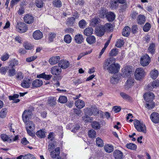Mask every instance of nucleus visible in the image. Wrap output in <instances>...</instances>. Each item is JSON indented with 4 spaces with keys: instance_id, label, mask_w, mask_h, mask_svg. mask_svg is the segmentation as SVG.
<instances>
[{
    "instance_id": "nucleus-43",
    "label": "nucleus",
    "mask_w": 159,
    "mask_h": 159,
    "mask_svg": "<svg viewBox=\"0 0 159 159\" xmlns=\"http://www.w3.org/2000/svg\"><path fill=\"white\" fill-rule=\"evenodd\" d=\"M56 99L53 97L49 98L48 100V103L50 106L55 105L56 104Z\"/></svg>"
},
{
    "instance_id": "nucleus-63",
    "label": "nucleus",
    "mask_w": 159,
    "mask_h": 159,
    "mask_svg": "<svg viewBox=\"0 0 159 159\" xmlns=\"http://www.w3.org/2000/svg\"><path fill=\"white\" fill-rule=\"evenodd\" d=\"M83 118L84 120L87 122H91L93 120L92 118L90 117L87 115L84 116L83 117Z\"/></svg>"
},
{
    "instance_id": "nucleus-27",
    "label": "nucleus",
    "mask_w": 159,
    "mask_h": 159,
    "mask_svg": "<svg viewBox=\"0 0 159 159\" xmlns=\"http://www.w3.org/2000/svg\"><path fill=\"white\" fill-rule=\"evenodd\" d=\"M134 82V80L133 78H129L127 81L125 85V88L128 89L133 86Z\"/></svg>"
},
{
    "instance_id": "nucleus-52",
    "label": "nucleus",
    "mask_w": 159,
    "mask_h": 159,
    "mask_svg": "<svg viewBox=\"0 0 159 159\" xmlns=\"http://www.w3.org/2000/svg\"><path fill=\"white\" fill-rule=\"evenodd\" d=\"M85 113L86 114H88L89 115H91L93 114L94 115L96 114V113L94 111H92L91 110L90 108H86L84 109Z\"/></svg>"
},
{
    "instance_id": "nucleus-14",
    "label": "nucleus",
    "mask_w": 159,
    "mask_h": 159,
    "mask_svg": "<svg viewBox=\"0 0 159 159\" xmlns=\"http://www.w3.org/2000/svg\"><path fill=\"white\" fill-rule=\"evenodd\" d=\"M105 31L104 28L103 26H99L96 27L95 33L97 35L101 36L104 34Z\"/></svg>"
},
{
    "instance_id": "nucleus-59",
    "label": "nucleus",
    "mask_w": 159,
    "mask_h": 159,
    "mask_svg": "<svg viewBox=\"0 0 159 159\" xmlns=\"http://www.w3.org/2000/svg\"><path fill=\"white\" fill-rule=\"evenodd\" d=\"M151 28L150 24L149 23H146L143 27V30L145 32H148Z\"/></svg>"
},
{
    "instance_id": "nucleus-33",
    "label": "nucleus",
    "mask_w": 159,
    "mask_h": 159,
    "mask_svg": "<svg viewBox=\"0 0 159 159\" xmlns=\"http://www.w3.org/2000/svg\"><path fill=\"white\" fill-rule=\"evenodd\" d=\"M150 76L153 79H156L158 75V71L155 69L152 70L150 72Z\"/></svg>"
},
{
    "instance_id": "nucleus-39",
    "label": "nucleus",
    "mask_w": 159,
    "mask_h": 159,
    "mask_svg": "<svg viewBox=\"0 0 159 159\" xmlns=\"http://www.w3.org/2000/svg\"><path fill=\"white\" fill-rule=\"evenodd\" d=\"M52 4L56 7L60 8L62 6V2L60 0H54Z\"/></svg>"
},
{
    "instance_id": "nucleus-35",
    "label": "nucleus",
    "mask_w": 159,
    "mask_h": 159,
    "mask_svg": "<svg viewBox=\"0 0 159 159\" xmlns=\"http://www.w3.org/2000/svg\"><path fill=\"white\" fill-rule=\"evenodd\" d=\"M36 135L40 138H43L45 137V132L42 129L38 131L36 133Z\"/></svg>"
},
{
    "instance_id": "nucleus-51",
    "label": "nucleus",
    "mask_w": 159,
    "mask_h": 159,
    "mask_svg": "<svg viewBox=\"0 0 159 159\" xmlns=\"http://www.w3.org/2000/svg\"><path fill=\"white\" fill-rule=\"evenodd\" d=\"M7 110L6 108L2 109L0 112V117L2 118L5 117L7 114Z\"/></svg>"
},
{
    "instance_id": "nucleus-32",
    "label": "nucleus",
    "mask_w": 159,
    "mask_h": 159,
    "mask_svg": "<svg viewBox=\"0 0 159 159\" xmlns=\"http://www.w3.org/2000/svg\"><path fill=\"white\" fill-rule=\"evenodd\" d=\"M35 129V125L33 122L31 121H29L26 125V129H30L34 130Z\"/></svg>"
},
{
    "instance_id": "nucleus-40",
    "label": "nucleus",
    "mask_w": 159,
    "mask_h": 159,
    "mask_svg": "<svg viewBox=\"0 0 159 159\" xmlns=\"http://www.w3.org/2000/svg\"><path fill=\"white\" fill-rule=\"evenodd\" d=\"M91 125L93 128L96 129H99L100 128V125L97 121H94L92 122Z\"/></svg>"
},
{
    "instance_id": "nucleus-62",
    "label": "nucleus",
    "mask_w": 159,
    "mask_h": 159,
    "mask_svg": "<svg viewBox=\"0 0 159 159\" xmlns=\"http://www.w3.org/2000/svg\"><path fill=\"white\" fill-rule=\"evenodd\" d=\"M36 6L39 8H41L43 7V3L42 1H37L35 2Z\"/></svg>"
},
{
    "instance_id": "nucleus-55",
    "label": "nucleus",
    "mask_w": 159,
    "mask_h": 159,
    "mask_svg": "<svg viewBox=\"0 0 159 159\" xmlns=\"http://www.w3.org/2000/svg\"><path fill=\"white\" fill-rule=\"evenodd\" d=\"M59 102L61 103H65L67 101V98L65 96H61L59 97Z\"/></svg>"
},
{
    "instance_id": "nucleus-28",
    "label": "nucleus",
    "mask_w": 159,
    "mask_h": 159,
    "mask_svg": "<svg viewBox=\"0 0 159 159\" xmlns=\"http://www.w3.org/2000/svg\"><path fill=\"white\" fill-rule=\"evenodd\" d=\"M75 18L73 17H71L68 18L66 24L68 26H71L75 23Z\"/></svg>"
},
{
    "instance_id": "nucleus-15",
    "label": "nucleus",
    "mask_w": 159,
    "mask_h": 159,
    "mask_svg": "<svg viewBox=\"0 0 159 159\" xmlns=\"http://www.w3.org/2000/svg\"><path fill=\"white\" fill-rule=\"evenodd\" d=\"M23 19L25 22L27 24H31L34 20L33 16L29 14L26 15L24 16Z\"/></svg>"
},
{
    "instance_id": "nucleus-6",
    "label": "nucleus",
    "mask_w": 159,
    "mask_h": 159,
    "mask_svg": "<svg viewBox=\"0 0 159 159\" xmlns=\"http://www.w3.org/2000/svg\"><path fill=\"white\" fill-rule=\"evenodd\" d=\"M18 31L20 33L26 32L28 30L27 25L24 23L18 22L16 26Z\"/></svg>"
},
{
    "instance_id": "nucleus-4",
    "label": "nucleus",
    "mask_w": 159,
    "mask_h": 159,
    "mask_svg": "<svg viewBox=\"0 0 159 159\" xmlns=\"http://www.w3.org/2000/svg\"><path fill=\"white\" fill-rule=\"evenodd\" d=\"M151 58L149 56L145 54L143 56L140 58V63L143 66H148L150 63Z\"/></svg>"
},
{
    "instance_id": "nucleus-53",
    "label": "nucleus",
    "mask_w": 159,
    "mask_h": 159,
    "mask_svg": "<svg viewBox=\"0 0 159 159\" xmlns=\"http://www.w3.org/2000/svg\"><path fill=\"white\" fill-rule=\"evenodd\" d=\"M9 55L7 53L5 52L1 57V60L4 61L7 60L9 58Z\"/></svg>"
},
{
    "instance_id": "nucleus-57",
    "label": "nucleus",
    "mask_w": 159,
    "mask_h": 159,
    "mask_svg": "<svg viewBox=\"0 0 159 159\" xmlns=\"http://www.w3.org/2000/svg\"><path fill=\"white\" fill-rule=\"evenodd\" d=\"M8 67L7 66H2L0 69V73L2 75H5L7 70Z\"/></svg>"
},
{
    "instance_id": "nucleus-47",
    "label": "nucleus",
    "mask_w": 159,
    "mask_h": 159,
    "mask_svg": "<svg viewBox=\"0 0 159 159\" xmlns=\"http://www.w3.org/2000/svg\"><path fill=\"white\" fill-rule=\"evenodd\" d=\"M97 145L99 147H102L103 146L104 143L102 140L99 137H98L96 139Z\"/></svg>"
},
{
    "instance_id": "nucleus-46",
    "label": "nucleus",
    "mask_w": 159,
    "mask_h": 159,
    "mask_svg": "<svg viewBox=\"0 0 159 159\" xmlns=\"http://www.w3.org/2000/svg\"><path fill=\"white\" fill-rule=\"evenodd\" d=\"M64 39L65 42L69 43L71 41L72 38L69 34H66L65 36Z\"/></svg>"
},
{
    "instance_id": "nucleus-21",
    "label": "nucleus",
    "mask_w": 159,
    "mask_h": 159,
    "mask_svg": "<svg viewBox=\"0 0 159 159\" xmlns=\"http://www.w3.org/2000/svg\"><path fill=\"white\" fill-rule=\"evenodd\" d=\"M115 16L113 12L107 11L106 17L109 21H112L115 19Z\"/></svg>"
},
{
    "instance_id": "nucleus-29",
    "label": "nucleus",
    "mask_w": 159,
    "mask_h": 159,
    "mask_svg": "<svg viewBox=\"0 0 159 159\" xmlns=\"http://www.w3.org/2000/svg\"><path fill=\"white\" fill-rule=\"evenodd\" d=\"M130 32V28L128 26H125L123 29L122 34L125 36L127 37L129 35Z\"/></svg>"
},
{
    "instance_id": "nucleus-9",
    "label": "nucleus",
    "mask_w": 159,
    "mask_h": 159,
    "mask_svg": "<svg viewBox=\"0 0 159 159\" xmlns=\"http://www.w3.org/2000/svg\"><path fill=\"white\" fill-rule=\"evenodd\" d=\"M62 70L59 66H55L52 67L51 70V73L54 75H58L61 73Z\"/></svg>"
},
{
    "instance_id": "nucleus-31",
    "label": "nucleus",
    "mask_w": 159,
    "mask_h": 159,
    "mask_svg": "<svg viewBox=\"0 0 159 159\" xmlns=\"http://www.w3.org/2000/svg\"><path fill=\"white\" fill-rule=\"evenodd\" d=\"M93 32V29L91 27H88L84 31V34L86 36H88L91 35Z\"/></svg>"
},
{
    "instance_id": "nucleus-18",
    "label": "nucleus",
    "mask_w": 159,
    "mask_h": 159,
    "mask_svg": "<svg viewBox=\"0 0 159 159\" xmlns=\"http://www.w3.org/2000/svg\"><path fill=\"white\" fill-rule=\"evenodd\" d=\"M33 36L35 39H39L43 37V34L39 30H37L34 32Z\"/></svg>"
},
{
    "instance_id": "nucleus-16",
    "label": "nucleus",
    "mask_w": 159,
    "mask_h": 159,
    "mask_svg": "<svg viewBox=\"0 0 159 159\" xmlns=\"http://www.w3.org/2000/svg\"><path fill=\"white\" fill-rule=\"evenodd\" d=\"M31 84L30 80L28 79H24L21 82V86L24 88H29Z\"/></svg>"
},
{
    "instance_id": "nucleus-50",
    "label": "nucleus",
    "mask_w": 159,
    "mask_h": 159,
    "mask_svg": "<svg viewBox=\"0 0 159 159\" xmlns=\"http://www.w3.org/2000/svg\"><path fill=\"white\" fill-rule=\"evenodd\" d=\"M110 4L112 8L115 9L117 8L118 5L117 2L115 1H112L110 2Z\"/></svg>"
},
{
    "instance_id": "nucleus-8",
    "label": "nucleus",
    "mask_w": 159,
    "mask_h": 159,
    "mask_svg": "<svg viewBox=\"0 0 159 159\" xmlns=\"http://www.w3.org/2000/svg\"><path fill=\"white\" fill-rule=\"evenodd\" d=\"M32 113L30 110H25L22 115V118L25 123H26L29 119Z\"/></svg>"
},
{
    "instance_id": "nucleus-3",
    "label": "nucleus",
    "mask_w": 159,
    "mask_h": 159,
    "mask_svg": "<svg viewBox=\"0 0 159 159\" xmlns=\"http://www.w3.org/2000/svg\"><path fill=\"white\" fill-rule=\"evenodd\" d=\"M145 75V72L143 68H139L136 70L134 73V76L136 80H141L144 77Z\"/></svg>"
},
{
    "instance_id": "nucleus-23",
    "label": "nucleus",
    "mask_w": 159,
    "mask_h": 159,
    "mask_svg": "<svg viewBox=\"0 0 159 159\" xmlns=\"http://www.w3.org/2000/svg\"><path fill=\"white\" fill-rule=\"evenodd\" d=\"M69 65L68 61L65 60H61L59 63V66L61 68L63 69H66L67 68Z\"/></svg>"
},
{
    "instance_id": "nucleus-34",
    "label": "nucleus",
    "mask_w": 159,
    "mask_h": 159,
    "mask_svg": "<svg viewBox=\"0 0 159 159\" xmlns=\"http://www.w3.org/2000/svg\"><path fill=\"white\" fill-rule=\"evenodd\" d=\"M86 40L88 43L91 44L95 43L96 41V39L94 36L91 35L87 37L86 39Z\"/></svg>"
},
{
    "instance_id": "nucleus-26",
    "label": "nucleus",
    "mask_w": 159,
    "mask_h": 159,
    "mask_svg": "<svg viewBox=\"0 0 159 159\" xmlns=\"http://www.w3.org/2000/svg\"><path fill=\"white\" fill-rule=\"evenodd\" d=\"M25 2L23 1L20 5V8L18 10L17 12L19 15H21L24 14L25 11L24 6H25Z\"/></svg>"
},
{
    "instance_id": "nucleus-24",
    "label": "nucleus",
    "mask_w": 159,
    "mask_h": 159,
    "mask_svg": "<svg viewBox=\"0 0 159 159\" xmlns=\"http://www.w3.org/2000/svg\"><path fill=\"white\" fill-rule=\"evenodd\" d=\"M120 78L121 77L120 75H115L111 78L110 82L111 83L115 84L119 82Z\"/></svg>"
},
{
    "instance_id": "nucleus-10",
    "label": "nucleus",
    "mask_w": 159,
    "mask_h": 159,
    "mask_svg": "<svg viewBox=\"0 0 159 159\" xmlns=\"http://www.w3.org/2000/svg\"><path fill=\"white\" fill-rule=\"evenodd\" d=\"M152 121L155 124L159 123V114L156 112H153L151 114L150 117Z\"/></svg>"
},
{
    "instance_id": "nucleus-58",
    "label": "nucleus",
    "mask_w": 159,
    "mask_h": 159,
    "mask_svg": "<svg viewBox=\"0 0 159 159\" xmlns=\"http://www.w3.org/2000/svg\"><path fill=\"white\" fill-rule=\"evenodd\" d=\"M37 58V56H33L31 57H29L26 59V61L28 62H30L35 60Z\"/></svg>"
},
{
    "instance_id": "nucleus-30",
    "label": "nucleus",
    "mask_w": 159,
    "mask_h": 159,
    "mask_svg": "<svg viewBox=\"0 0 159 159\" xmlns=\"http://www.w3.org/2000/svg\"><path fill=\"white\" fill-rule=\"evenodd\" d=\"M146 102L145 105V107L150 109L153 108L155 106V103L153 101H149Z\"/></svg>"
},
{
    "instance_id": "nucleus-1",
    "label": "nucleus",
    "mask_w": 159,
    "mask_h": 159,
    "mask_svg": "<svg viewBox=\"0 0 159 159\" xmlns=\"http://www.w3.org/2000/svg\"><path fill=\"white\" fill-rule=\"evenodd\" d=\"M115 59L109 58L105 60L103 65V68L107 70L109 73L115 74L117 73L120 68V65L117 63H115Z\"/></svg>"
},
{
    "instance_id": "nucleus-60",
    "label": "nucleus",
    "mask_w": 159,
    "mask_h": 159,
    "mask_svg": "<svg viewBox=\"0 0 159 159\" xmlns=\"http://www.w3.org/2000/svg\"><path fill=\"white\" fill-rule=\"evenodd\" d=\"M23 159H35V158L33 155L28 154L23 156Z\"/></svg>"
},
{
    "instance_id": "nucleus-12",
    "label": "nucleus",
    "mask_w": 159,
    "mask_h": 159,
    "mask_svg": "<svg viewBox=\"0 0 159 159\" xmlns=\"http://www.w3.org/2000/svg\"><path fill=\"white\" fill-rule=\"evenodd\" d=\"M154 97V94L152 92L146 93L143 95V98L146 102L153 101Z\"/></svg>"
},
{
    "instance_id": "nucleus-37",
    "label": "nucleus",
    "mask_w": 159,
    "mask_h": 159,
    "mask_svg": "<svg viewBox=\"0 0 159 159\" xmlns=\"http://www.w3.org/2000/svg\"><path fill=\"white\" fill-rule=\"evenodd\" d=\"M124 43V40L123 39H117L115 44V46L117 48H120L121 47Z\"/></svg>"
},
{
    "instance_id": "nucleus-42",
    "label": "nucleus",
    "mask_w": 159,
    "mask_h": 159,
    "mask_svg": "<svg viewBox=\"0 0 159 159\" xmlns=\"http://www.w3.org/2000/svg\"><path fill=\"white\" fill-rule=\"evenodd\" d=\"M1 137L2 140L4 141H7L10 143L11 142V140L8 136L5 134H2L1 135Z\"/></svg>"
},
{
    "instance_id": "nucleus-19",
    "label": "nucleus",
    "mask_w": 159,
    "mask_h": 159,
    "mask_svg": "<svg viewBox=\"0 0 159 159\" xmlns=\"http://www.w3.org/2000/svg\"><path fill=\"white\" fill-rule=\"evenodd\" d=\"M108 11L104 8H102L99 10L98 13V15L99 16L102 18H104L106 17Z\"/></svg>"
},
{
    "instance_id": "nucleus-17",
    "label": "nucleus",
    "mask_w": 159,
    "mask_h": 159,
    "mask_svg": "<svg viewBox=\"0 0 159 159\" xmlns=\"http://www.w3.org/2000/svg\"><path fill=\"white\" fill-rule=\"evenodd\" d=\"M113 156L116 159H121L123 157L122 152L118 150H116L113 152Z\"/></svg>"
},
{
    "instance_id": "nucleus-54",
    "label": "nucleus",
    "mask_w": 159,
    "mask_h": 159,
    "mask_svg": "<svg viewBox=\"0 0 159 159\" xmlns=\"http://www.w3.org/2000/svg\"><path fill=\"white\" fill-rule=\"evenodd\" d=\"M98 23V20L97 18L93 19L90 21V25L93 27L95 26Z\"/></svg>"
},
{
    "instance_id": "nucleus-41",
    "label": "nucleus",
    "mask_w": 159,
    "mask_h": 159,
    "mask_svg": "<svg viewBox=\"0 0 159 159\" xmlns=\"http://www.w3.org/2000/svg\"><path fill=\"white\" fill-rule=\"evenodd\" d=\"M126 147L130 149L135 150L137 148V146L135 144L133 143H129L126 144Z\"/></svg>"
},
{
    "instance_id": "nucleus-45",
    "label": "nucleus",
    "mask_w": 159,
    "mask_h": 159,
    "mask_svg": "<svg viewBox=\"0 0 159 159\" xmlns=\"http://www.w3.org/2000/svg\"><path fill=\"white\" fill-rule=\"evenodd\" d=\"M155 44L153 43H151L148 48V52L152 54H153L155 52Z\"/></svg>"
},
{
    "instance_id": "nucleus-5",
    "label": "nucleus",
    "mask_w": 159,
    "mask_h": 159,
    "mask_svg": "<svg viewBox=\"0 0 159 159\" xmlns=\"http://www.w3.org/2000/svg\"><path fill=\"white\" fill-rule=\"evenodd\" d=\"M122 74L121 76L124 78L128 77L130 75L131 70L130 66H125L122 69Z\"/></svg>"
},
{
    "instance_id": "nucleus-2",
    "label": "nucleus",
    "mask_w": 159,
    "mask_h": 159,
    "mask_svg": "<svg viewBox=\"0 0 159 159\" xmlns=\"http://www.w3.org/2000/svg\"><path fill=\"white\" fill-rule=\"evenodd\" d=\"M134 123L135 127L138 131L146 133V127L144 124L140 122L137 120H134Z\"/></svg>"
},
{
    "instance_id": "nucleus-25",
    "label": "nucleus",
    "mask_w": 159,
    "mask_h": 159,
    "mask_svg": "<svg viewBox=\"0 0 159 159\" xmlns=\"http://www.w3.org/2000/svg\"><path fill=\"white\" fill-rule=\"evenodd\" d=\"M145 21V18L144 16L143 15H139L137 19L138 23L139 25L144 24Z\"/></svg>"
},
{
    "instance_id": "nucleus-38",
    "label": "nucleus",
    "mask_w": 159,
    "mask_h": 159,
    "mask_svg": "<svg viewBox=\"0 0 159 159\" xmlns=\"http://www.w3.org/2000/svg\"><path fill=\"white\" fill-rule=\"evenodd\" d=\"M19 62L16 59H12L9 61V66L11 68H13L14 67L18 65Z\"/></svg>"
},
{
    "instance_id": "nucleus-36",
    "label": "nucleus",
    "mask_w": 159,
    "mask_h": 159,
    "mask_svg": "<svg viewBox=\"0 0 159 159\" xmlns=\"http://www.w3.org/2000/svg\"><path fill=\"white\" fill-rule=\"evenodd\" d=\"M104 149L107 152L110 153L113 151L114 148L111 145L107 144L105 146Z\"/></svg>"
},
{
    "instance_id": "nucleus-22",
    "label": "nucleus",
    "mask_w": 159,
    "mask_h": 159,
    "mask_svg": "<svg viewBox=\"0 0 159 159\" xmlns=\"http://www.w3.org/2000/svg\"><path fill=\"white\" fill-rule=\"evenodd\" d=\"M52 75H47L44 72L41 74L38 75L37 78H43L46 80H49L52 77Z\"/></svg>"
},
{
    "instance_id": "nucleus-48",
    "label": "nucleus",
    "mask_w": 159,
    "mask_h": 159,
    "mask_svg": "<svg viewBox=\"0 0 159 159\" xmlns=\"http://www.w3.org/2000/svg\"><path fill=\"white\" fill-rule=\"evenodd\" d=\"M88 134L89 137L91 138H94L96 136V132L93 129L89 130Z\"/></svg>"
},
{
    "instance_id": "nucleus-20",
    "label": "nucleus",
    "mask_w": 159,
    "mask_h": 159,
    "mask_svg": "<svg viewBox=\"0 0 159 159\" xmlns=\"http://www.w3.org/2000/svg\"><path fill=\"white\" fill-rule=\"evenodd\" d=\"M43 84V81L41 80L36 79L32 83V85L34 88H38L41 86Z\"/></svg>"
},
{
    "instance_id": "nucleus-56",
    "label": "nucleus",
    "mask_w": 159,
    "mask_h": 159,
    "mask_svg": "<svg viewBox=\"0 0 159 159\" xmlns=\"http://www.w3.org/2000/svg\"><path fill=\"white\" fill-rule=\"evenodd\" d=\"M23 46L27 50H31L32 48L31 45L28 42H25L23 43Z\"/></svg>"
},
{
    "instance_id": "nucleus-49",
    "label": "nucleus",
    "mask_w": 159,
    "mask_h": 159,
    "mask_svg": "<svg viewBox=\"0 0 159 159\" xmlns=\"http://www.w3.org/2000/svg\"><path fill=\"white\" fill-rule=\"evenodd\" d=\"M16 70L13 68L9 69L8 72V75L10 77L14 76L16 74Z\"/></svg>"
},
{
    "instance_id": "nucleus-7",
    "label": "nucleus",
    "mask_w": 159,
    "mask_h": 159,
    "mask_svg": "<svg viewBox=\"0 0 159 159\" xmlns=\"http://www.w3.org/2000/svg\"><path fill=\"white\" fill-rule=\"evenodd\" d=\"M60 149L58 147L55 150L50 152V155L52 159H62L60 156Z\"/></svg>"
},
{
    "instance_id": "nucleus-64",
    "label": "nucleus",
    "mask_w": 159,
    "mask_h": 159,
    "mask_svg": "<svg viewBox=\"0 0 159 159\" xmlns=\"http://www.w3.org/2000/svg\"><path fill=\"white\" fill-rule=\"evenodd\" d=\"M23 77L24 76L23 75L22 73L21 72L18 73L16 77V79L20 80H21L22 79Z\"/></svg>"
},
{
    "instance_id": "nucleus-61",
    "label": "nucleus",
    "mask_w": 159,
    "mask_h": 159,
    "mask_svg": "<svg viewBox=\"0 0 159 159\" xmlns=\"http://www.w3.org/2000/svg\"><path fill=\"white\" fill-rule=\"evenodd\" d=\"M103 27L105 30H109L112 27V25L110 23H107Z\"/></svg>"
},
{
    "instance_id": "nucleus-44",
    "label": "nucleus",
    "mask_w": 159,
    "mask_h": 159,
    "mask_svg": "<svg viewBox=\"0 0 159 159\" xmlns=\"http://www.w3.org/2000/svg\"><path fill=\"white\" fill-rule=\"evenodd\" d=\"M118 49L116 48L112 49L110 51L109 54L111 56H116L118 53Z\"/></svg>"
},
{
    "instance_id": "nucleus-11",
    "label": "nucleus",
    "mask_w": 159,
    "mask_h": 159,
    "mask_svg": "<svg viewBox=\"0 0 159 159\" xmlns=\"http://www.w3.org/2000/svg\"><path fill=\"white\" fill-rule=\"evenodd\" d=\"M60 60V57L59 56H53L50 58L48 61L49 63L52 65L56 64Z\"/></svg>"
},
{
    "instance_id": "nucleus-13",
    "label": "nucleus",
    "mask_w": 159,
    "mask_h": 159,
    "mask_svg": "<svg viewBox=\"0 0 159 159\" xmlns=\"http://www.w3.org/2000/svg\"><path fill=\"white\" fill-rule=\"evenodd\" d=\"M159 86V81L155 80L148 84L147 88L148 90L152 91L153 89L157 88Z\"/></svg>"
}]
</instances>
